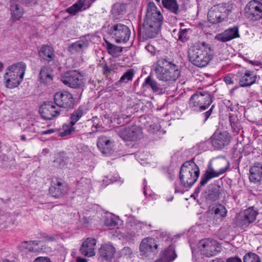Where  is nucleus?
Returning <instances> with one entry per match:
<instances>
[{
  "label": "nucleus",
  "mask_w": 262,
  "mask_h": 262,
  "mask_svg": "<svg viewBox=\"0 0 262 262\" xmlns=\"http://www.w3.org/2000/svg\"><path fill=\"white\" fill-rule=\"evenodd\" d=\"M163 21V16L154 2H149L142 27L139 34L143 39L155 37L158 34Z\"/></svg>",
  "instance_id": "obj_1"
},
{
  "label": "nucleus",
  "mask_w": 262,
  "mask_h": 262,
  "mask_svg": "<svg viewBox=\"0 0 262 262\" xmlns=\"http://www.w3.org/2000/svg\"><path fill=\"white\" fill-rule=\"evenodd\" d=\"M188 57L193 65L200 68L205 67L212 58L211 47L204 41L198 42L189 49Z\"/></svg>",
  "instance_id": "obj_2"
},
{
  "label": "nucleus",
  "mask_w": 262,
  "mask_h": 262,
  "mask_svg": "<svg viewBox=\"0 0 262 262\" xmlns=\"http://www.w3.org/2000/svg\"><path fill=\"white\" fill-rule=\"evenodd\" d=\"M155 72L158 79L168 83L175 82L180 76L178 66L164 58L157 61Z\"/></svg>",
  "instance_id": "obj_3"
},
{
  "label": "nucleus",
  "mask_w": 262,
  "mask_h": 262,
  "mask_svg": "<svg viewBox=\"0 0 262 262\" xmlns=\"http://www.w3.org/2000/svg\"><path fill=\"white\" fill-rule=\"evenodd\" d=\"M26 67V63L19 62L7 68L4 76L7 88L12 89L20 84L23 80Z\"/></svg>",
  "instance_id": "obj_4"
},
{
  "label": "nucleus",
  "mask_w": 262,
  "mask_h": 262,
  "mask_svg": "<svg viewBox=\"0 0 262 262\" xmlns=\"http://www.w3.org/2000/svg\"><path fill=\"white\" fill-rule=\"evenodd\" d=\"M199 176L198 166L192 161H186L182 165L180 171L181 185L185 188H190L197 181Z\"/></svg>",
  "instance_id": "obj_5"
},
{
  "label": "nucleus",
  "mask_w": 262,
  "mask_h": 262,
  "mask_svg": "<svg viewBox=\"0 0 262 262\" xmlns=\"http://www.w3.org/2000/svg\"><path fill=\"white\" fill-rule=\"evenodd\" d=\"M212 99L211 95L207 92H196L189 99V107L196 111H204L211 104Z\"/></svg>",
  "instance_id": "obj_6"
},
{
  "label": "nucleus",
  "mask_w": 262,
  "mask_h": 262,
  "mask_svg": "<svg viewBox=\"0 0 262 262\" xmlns=\"http://www.w3.org/2000/svg\"><path fill=\"white\" fill-rule=\"evenodd\" d=\"M109 34L118 43H125L130 36L129 28L126 25L118 23L112 25L109 29Z\"/></svg>",
  "instance_id": "obj_7"
},
{
  "label": "nucleus",
  "mask_w": 262,
  "mask_h": 262,
  "mask_svg": "<svg viewBox=\"0 0 262 262\" xmlns=\"http://www.w3.org/2000/svg\"><path fill=\"white\" fill-rule=\"evenodd\" d=\"M224 6H214L208 11V20L212 24H217L226 18L230 13Z\"/></svg>",
  "instance_id": "obj_8"
},
{
  "label": "nucleus",
  "mask_w": 262,
  "mask_h": 262,
  "mask_svg": "<svg viewBox=\"0 0 262 262\" xmlns=\"http://www.w3.org/2000/svg\"><path fill=\"white\" fill-rule=\"evenodd\" d=\"M198 247L201 253L207 257L215 255L220 251L217 242L209 238L201 240Z\"/></svg>",
  "instance_id": "obj_9"
},
{
  "label": "nucleus",
  "mask_w": 262,
  "mask_h": 262,
  "mask_svg": "<svg viewBox=\"0 0 262 262\" xmlns=\"http://www.w3.org/2000/svg\"><path fill=\"white\" fill-rule=\"evenodd\" d=\"M117 132L120 138L126 141H136L142 137L141 129L136 125L119 128Z\"/></svg>",
  "instance_id": "obj_10"
},
{
  "label": "nucleus",
  "mask_w": 262,
  "mask_h": 262,
  "mask_svg": "<svg viewBox=\"0 0 262 262\" xmlns=\"http://www.w3.org/2000/svg\"><path fill=\"white\" fill-rule=\"evenodd\" d=\"M245 10L246 17L251 20L256 21L262 18V3L257 1H250Z\"/></svg>",
  "instance_id": "obj_11"
},
{
  "label": "nucleus",
  "mask_w": 262,
  "mask_h": 262,
  "mask_svg": "<svg viewBox=\"0 0 262 262\" xmlns=\"http://www.w3.org/2000/svg\"><path fill=\"white\" fill-rule=\"evenodd\" d=\"M39 114L46 120H52L57 117L60 110L52 101L45 102L39 108Z\"/></svg>",
  "instance_id": "obj_12"
},
{
  "label": "nucleus",
  "mask_w": 262,
  "mask_h": 262,
  "mask_svg": "<svg viewBox=\"0 0 262 262\" xmlns=\"http://www.w3.org/2000/svg\"><path fill=\"white\" fill-rule=\"evenodd\" d=\"M54 102L59 107L71 108L74 105V99L72 95L67 91H60L55 93Z\"/></svg>",
  "instance_id": "obj_13"
},
{
  "label": "nucleus",
  "mask_w": 262,
  "mask_h": 262,
  "mask_svg": "<svg viewBox=\"0 0 262 262\" xmlns=\"http://www.w3.org/2000/svg\"><path fill=\"white\" fill-rule=\"evenodd\" d=\"M158 245L155 240L151 237L144 238L140 243L139 251L140 255L148 257L157 252Z\"/></svg>",
  "instance_id": "obj_14"
},
{
  "label": "nucleus",
  "mask_w": 262,
  "mask_h": 262,
  "mask_svg": "<svg viewBox=\"0 0 262 262\" xmlns=\"http://www.w3.org/2000/svg\"><path fill=\"white\" fill-rule=\"evenodd\" d=\"M81 75L77 71H71L64 73L61 77V81L69 87L76 88L81 84Z\"/></svg>",
  "instance_id": "obj_15"
},
{
  "label": "nucleus",
  "mask_w": 262,
  "mask_h": 262,
  "mask_svg": "<svg viewBox=\"0 0 262 262\" xmlns=\"http://www.w3.org/2000/svg\"><path fill=\"white\" fill-rule=\"evenodd\" d=\"M143 86L150 88L153 93L157 95L164 94L167 90L165 84H161L158 83L151 75H149L145 78Z\"/></svg>",
  "instance_id": "obj_16"
},
{
  "label": "nucleus",
  "mask_w": 262,
  "mask_h": 262,
  "mask_svg": "<svg viewBox=\"0 0 262 262\" xmlns=\"http://www.w3.org/2000/svg\"><path fill=\"white\" fill-rule=\"evenodd\" d=\"M53 184L49 189L50 194L52 196L58 198L62 196L67 193L68 187L66 183L60 180H56L53 182Z\"/></svg>",
  "instance_id": "obj_17"
},
{
  "label": "nucleus",
  "mask_w": 262,
  "mask_h": 262,
  "mask_svg": "<svg viewBox=\"0 0 262 262\" xmlns=\"http://www.w3.org/2000/svg\"><path fill=\"white\" fill-rule=\"evenodd\" d=\"M230 137L226 132L216 133L211 139L212 144L215 148L221 149L229 143Z\"/></svg>",
  "instance_id": "obj_18"
},
{
  "label": "nucleus",
  "mask_w": 262,
  "mask_h": 262,
  "mask_svg": "<svg viewBox=\"0 0 262 262\" xmlns=\"http://www.w3.org/2000/svg\"><path fill=\"white\" fill-rule=\"evenodd\" d=\"M239 37L238 28L234 26L226 30L222 33L217 34L215 38L217 40L225 42Z\"/></svg>",
  "instance_id": "obj_19"
},
{
  "label": "nucleus",
  "mask_w": 262,
  "mask_h": 262,
  "mask_svg": "<svg viewBox=\"0 0 262 262\" xmlns=\"http://www.w3.org/2000/svg\"><path fill=\"white\" fill-rule=\"evenodd\" d=\"M38 56L41 61L49 63L55 58L54 49L50 46L43 45L38 51Z\"/></svg>",
  "instance_id": "obj_20"
},
{
  "label": "nucleus",
  "mask_w": 262,
  "mask_h": 262,
  "mask_svg": "<svg viewBox=\"0 0 262 262\" xmlns=\"http://www.w3.org/2000/svg\"><path fill=\"white\" fill-rule=\"evenodd\" d=\"M249 180L253 183H258L262 180V163L257 162L250 168Z\"/></svg>",
  "instance_id": "obj_21"
},
{
  "label": "nucleus",
  "mask_w": 262,
  "mask_h": 262,
  "mask_svg": "<svg viewBox=\"0 0 262 262\" xmlns=\"http://www.w3.org/2000/svg\"><path fill=\"white\" fill-rule=\"evenodd\" d=\"M53 71L49 66H45L41 68L39 73V81L41 83L49 84L52 82L53 79Z\"/></svg>",
  "instance_id": "obj_22"
},
{
  "label": "nucleus",
  "mask_w": 262,
  "mask_h": 262,
  "mask_svg": "<svg viewBox=\"0 0 262 262\" xmlns=\"http://www.w3.org/2000/svg\"><path fill=\"white\" fill-rule=\"evenodd\" d=\"M221 173L212 167L211 164H209L204 174L201 177L200 183V187L205 185L211 179L219 177Z\"/></svg>",
  "instance_id": "obj_23"
},
{
  "label": "nucleus",
  "mask_w": 262,
  "mask_h": 262,
  "mask_svg": "<svg viewBox=\"0 0 262 262\" xmlns=\"http://www.w3.org/2000/svg\"><path fill=\"white\" fill-rule=\"evenodd\" d=\"M97 145L102 154H109L112 150L113 143L108 138L100 136L98 139Z\"/></svg>",
  "instance_id": "obj_24"
},
{
  "label": "nucleus",
  "mask_w": 262,
  "mask_h": 262,
  "mask_svg": "<svg viewBox=\"0 0 262 262\" xmlns=\"http://www.w3.org/2000/svg\"><path fill=\"white\" fill-rule=\"evenodd\" d=\"M96 240L94 238H88L83 243V255L92 257L95 255V247Z\"/></svg>",
  "instance_id": "obj_25"
},
{
  "label": "nucleus",
  "mask_w": 262,
  "mask_h": 262,
  "mask_svg": "<svg viewBox=\"0 0 262 262\" xmlns=\"http://www.w3.org/2000/svg\"><path fill=\"white\" fill-rule=\"evenodd\" d=\"M116 249L111 244L107 243L102 245L99 249V254L106 260H111L114 256Z\"/></svg>",
  "instance_id": "obj_26"
},
{
  "label": "nucleus",
  "mask_w": 262,
  "mask_h": 262,
  "mask_svg": "<svg viewBox=\"0 0 262 262\" xmlns=\"http://www.w3.org/2000/svg\"><path fill=\"white\" fill-rule=\"evenodd\" d=\"M177 257L174 247L172 245L169 246L161 254L160 257L156 262H171Z\"/></svg>",
  "instance_id": "obj_27"
},
{
  "label": "nucleus",
  "mask_w": 262,
  "mask_h": 262,
  "mask_svg": "<svg viewBox=\"0 0 262 262\" xmlns=\"http://www.w3.org/2000/svg\"><path fill=\"white\" fill-rule=\"evenodd\" d=\"M257 79L256 75L252 72L246 71L239 81L241 87L249 86L254 84Z\"/></svg>",
  "instance_id": "obj_28"
},
{
  "label": "nucleus",
  "mask_w": 262,
  "mask_h": 262,
  "mask_svg": "<svg viewBox=\"0 0 262 262\" xmlns=\"http://www.w3.org/2000/svg\"><path fill=\"white\" fill-rule=\"evenodd\" d=\"M229 161L225 158L217 159L215 164V169L218 170L221 174L225 173L230 168Z\"/></svg>",
  "instance_id": "obj_29"
},
{
  "label": "nucleus",
  "mask_w": 262,
  "mask_h": 262,
  "mask_svg": "<svg viewBox=\"0 0 262 262\" xmlns=\"http://www.w3.org/2000/svg\"><path fill=\"white\" fill-rule=\"evenodd\" d=\"M163 6L175 14L179 12V5L176 0H162Z\"/></svg>",
  "instance_id": "obj_30"
},
{
  "label": "nucleus",
  "mask_w": 262,
  "mask_h": 262,
  "mask_svg": "<svg viewBox=\"0 0 262 262\" xmlns=\"http://www.w3.org/2000/svg\"><path fill=\"white\" fill-rule=\"evenodd\" d=\"M257 213V211L254 210L253 207H250L246 210L244 212V220L245 224L249 225L254 222L256 219Z\"/></svg>",
  "instance_id": "obj_31"
},
{
  "label": "nucleus",
  "mask_w": 262,
  "mask_h": 262,
  "mask_svg": "<svg viewBox=\"0 0 262 262\" xmlns=\"http://www.w3.org/2000/svg\"><path fill=\"white\" fill-rule=\"evenodd\" d=\"M105 46L108 53L114 57L119 56L122 51L121 47L113 45L106 40H105Z\"/></svg>",
  "instance_id": "obj_32"
},
{
  "label": "nucleus",
  "mask_w": 262,
  "mask_h": 262,
  "mask_svg": "<svg viewBox=\"0 0 262 262\" xmlns=\"http://www.w3.org/2000/svg\"><path fill=\"white\" fill-rule=\"evenodd\" d=\"M10 11L12 17L15 20H19L23 15V10L21 7L17 4L10 5Z\"/></svg>",
  "instance_id": "obj_33"
},
{
  "label": "nucleus",
  "mask_w": 262,
  "mask_h": 262,
  "mask_svg": "<svg viewBox=\"0 0 262 262\" xmlns=\"http://www.w3.org/2000/svg\"><path fill=\"white\" fill-rule=\"evenodd\" d=\"M209 211L211 214H214V215L219 216L222 218L225 217L226 216L227 212L226 208L220 204L213 207Z\"/></svg>",
  "instance_id": "obj_34"
},
{
  "label": "nucleus",
  "mask_w": 262,
  "mask_h": 262,
  "mask_svg": "<svg viewBox=\"0 0 262 262\" xmlns=\"http://www.w3.org/2000/svg\"><path fill=\"white\" fill-rule=\"evenodd\" d=\"M134 75V70L129 69L121 77L117 83H127L129 81H132Z\"/></svg>",
  "instance_id": "obj_35"
},
{
  "label": "nucleus",
  "mask_w": 262,
  "mask_h": 262,
  "mask_svg": "<svg viewBox=\"0 0 262 262\" xmlns=\"http://www.w3.org/2000/svg\"><path fill=\"white\" fill-rule=\"evenodd\" d=\"M129 224L130 226L129 230L135 231L136 233L139 232L143 228L146 226V223L137 220L130 222Z\"/></svg>",
  "instance_id": "obj_36"
},
{
  "label": "nucleus",
  "mask_w": 262,
  "mask_h": 262,
  "mask_svg": "<svg viewBox=\"0 0 262 262\" xmlns=\"http://www.w3.org/2000/svg\"><path fill=\"white\" fill-rule=\"evenodd\" d=\"M120 257H123L126 259H130L134 257V253L132 249L129 247H124L119 251Z\"/></svg>",
  "instance_id": "obj_37"
},
{
  "label": "nucleus",
  "mask_w": 262,
  "mask_h": 262,
  "mask_svg": "<svg viewBox=\"0 0 262 262\" xmlns=\"http://www.w3.org/2000/svg\"><path fill=\"white\" fill-rule=\"evenodd\" d=\"M74 131L73 125L71 124L70 122L66 123L63 125L62 131L59 133V135L61 137H63L70 135Z\"/></svg>",
  "instance_id": "obj_38"
},
{
  "label": "nucleus",
  "mask_w": 262,
  "mask_h": 262,
  "mask_svg": "<svg viewBox=\"0 0 262 262\" xmlns=\"http://www.w3.org/2000/svg\"><path fill=\"white\" fill-rule=\"evenodd\" d=\"M18 247L19 250L21 251L27 250L33 253L37 252L38 251L36 248H34L32 247L29 241H24L21 243Z\"/></svg>",
  "instance_id": "obj_39"
},
{
  "label": "nucleus",
  "mask_w": 262,
  "mask_h": 262,
  "mask_svg": "<svg viewBox=\"0 0 262 262\" xmlns=\"http://www.w3.org/2000/svg\"><path fill=\"white\" fill-rule=\"evenodd\" d=\"M244 262H260L259 257L254 253H247L243 257Z\"/></svg>",
  "instance_id": "obj_40"
},
{
  "label": "nucleus",
  "mask_w": 262,
  "mask_h": 262,
  "mask_svg": "<svg viewBox=\"0 0 262 262\" xmlns=\"http://www.w3.org/2000/svg\"><path fill=\"white\" fill-rule=\"evenodd\" d=\"M190 31V29H181L178 34V38L182 42H185L189 39L188 32Z\"/></svg>",
  "instance_id": "obj_41"
},
{
  "label": "nucleus",
  "mask_w": 262,
  "mask_h": 262,
  "mask_svg": "<svg viewBox=\"0 0 262 262\" xmlns=\"http://www.w3.org/2000/svg\"><path fill=\"white\" fill-rule=\"evenodd\" d=\"M82 49V42L80 40L76 41L69 47L68 51L71 54H75Z\"/></svg>",
  "instance_id": "obj_42"
},
{
  "label": "nucleus",
  "mask_w": 262,
  "mask_h": 262,
  "mask_svg": "<svg viewBox=\"0 0 262 262\" xmlns=\"http://www.w3.org/2000/svg\"><path fill=\"white\" fill-rule=\"evenodd\" d=\"M98 119L97 117H93L92 120H88L85 125V127L91 126L92 132L97 131V126H98Z\"/></svg>",
  "instance_id": "obj_43"
},
{
  "label": "nucleus",
  "mask_w": 262,
  "mask_h": 262,
  "mask_svg": "<svg viewBox=\"0 0 262 262\" xmlns=\"http://www.w3.org/2000/svg\"><path fill=\"white\" fill-rule=\"evenodd\" d=\"M110 178L108 179V177L106 179L103 180L102 182L103 184L105 183V185H107L108 184L114 183L115 182H120L122 183V181L121 180L120 177L117 173H115L113 176L110 175Z\"/></svg>",
  "instance_id": "obj_44"
},
{
  "label": "nucleus",
  "mask_w": 262,
  "mask_h": 262,
  "mask_svg": "<svg viewBox=\"0 0 262 262\" xmlns=\"http://www.w3.org/2000/svg\"><path fill=\"white\" fill-rule=\"evenodd\" d=\"M104 224L107 227H115L117 225V219L111 214L105 217Z\"/></svg>",
  "instance_id": "obj_45"
},
{
  "label": "nucleus",
  "mask_w": 262,
  "mask_h": 262,
  "mask_svg": "<svg viewBox=\"0 0 262 262\" xmlns=\"http://www.w3.org/2000/svg\"><path fill=\"white\" fill-rule=\"evenodd\" d=\"M82 117V111H75L71 116L70 124L74 125Z\"/></svg>",
  "instance_id": "obj_46"
},
{
  "label": "nucleus",
  "mask_w": 262,
  "mask_h": 262,
  "mask_svg": "<svg viewBox=\"0 0 262 262\" xmlns=\"http://www.w3.org/2000/svg\"><path fill=\"white\" fill-rule=\"evenodd\" d=\"M82 8V4L81 3H75L70 7L67 9V12L69 13L75 15L77 12L80 11Z\"/></svg>",
  "instance_id": "obj_47"
},
{
  "label": "nucleus",
  "mask_w": 262,
  "mask_h": 262,
  "mask_svg": "<svg viewBox=\"0 0 262 262\" xmlns=\"http://www.w3.org/2000/svg\"><path fill=\"white\" fill-rule=\"evenodd\" d=\"M112 13L114 16L117 17L123 14V11L121 9V6L119 4H116L114 5Z\"/></svg>",
  "instance_id": "obj_48"
},
{
  "label": "nucleus",
  "mask_w": 262,
  "mask_h": 262,
  "mask_svg": "<svg viewBox=\"0 0 262 262\" xmlns=\"http://www.w3.org/2000/svg\"><path fill=\"white\" fill-rule=\"evenodd\" d=\"M136 235V233L135 231H132L129 230V231H128L125 233L124 238L128 242H133L135 239Z\"/></svg>",
  "instance_id": "obj_49"
},
{
  "label": "nucleus",
  "mask_w": 262,
  "mask_h": 262,
  "mask_svg": "<svg viewBox=\"0 0 262 262\" xmlns=\"http://www.w3.org/2000/svg\"><path fill=\"white\" fill-rule=\"evenodd\" d=\"M33 262H52L48 257L39 256L36 258Z\"/></svg>",
  "instance_id": "obj_50"
},
{
  "label": "nucleus",
  "mask_w": 262,
  "mask_h": 262,
  "mask_svg": "<svg viewBox=\"0 0 262 262\" xmlns=\"http://www.w3.org/2000/svg\"><path fill=\"white\" fill-rule=\"evenodd\" d=\"M219 196V193L218 191H212L208 194V198L212 200H216L217 199Z\"/></svg>",
  "instance_id": "obj_51"
},
{
  "label": "nucleus",
  "mask_w": 262,
  "mask_h": 262,
  "mask_svg": "<svg viewBox=\"0 0 262 262\" xmlns=\"http://www.w3.org/2000/svg\"><path fill=\"white\" fill-rule=\"evenodd\" d=\"M91 37L90 35L83 36V48L87 47L91 43Z\"/></svg>",
  "instance_id": "obj_52"
},
{
  "label": "nucleus",
  "mask_w": 262,
  "mask_h": 262,
  "mask_svg": "<svg viewBox=\"0 0 262 262\" xmlns=\"http://www.w3.org/2000/svg\"><path fill=\"white\" fill-rule=\"evenodd\" d=\"M145 49L149 52L152 55H154L156 52V48L151 45H148L145 47Z\"/></svg>",
  "instance_id": "obj_53"
},
{
  "label": "nucleus",
  "mask_w": 262,
  "mask_h": 262,
  "mask_svg": "<svg viewBox=\"0 0 262 262\" xmlns=\"http://www.w3.org/2000/svg\"><path fill=\"white\" fill-rule=\"evenodd\" d=\"M224 80L227 84H232L234 83L232 77L230 75L225 76Z\"/></svg>",
  "instance_id": "obj_54"
},
{
  "label": "nucleus",
  "mask_w": 262,
  "mask_h": 262,
  "mask_svg": "<svg viewBox=\"0 0 262 262\" xmlns=\"http://www.w3.org/2000/svg\"><path fill=\"white\" fill-rule=\"evenodd\" d=\"M84 187L86 191H89L90 190V189L92 188V183L91 180L88 179L85 180Z\"/></svg>",
  "instance_id": "obj_55"
},
{
  "label": "nucleus",
  "mask_w": 262,
  "mask_h": 262,
  "mask_svg": "<svg viewBox=\"0 0 262 262\" xmlns=\"http://www.w3.org/2000/svg\"><path fill=\"white\" fill-rule=\"evenodd\" d=\"M226 262H242V260L238 257H231L227 259Z\"/></svg>",
  "instance_id": "obj_56"
},
{
  "label": "nucleus",
  "mask_w": 262,
  "mask_h": 262,
  "mask_svg": "<svg viewBox=\"0 0 262 262\" xmlns=\"http://www.w3.org/2000/svg\"><path fill=\"white\" fill-rule=\"evenodd\" d=\"M93 2V1H92V0H89L88 3L86 2V0L83 1V4H82L83 9H85L86 8H88L91 6V5L92 4Z\"/></svg>",
  "instance_id": "obj_57"
},
{
  "label": "nucleus",
  "mask_w": 262,
  "mask_h": 262,
  "mask_svg": "<svg viewBox=\"0 0 262 262\" xmlns=\"http://www.w3.org/2000/svg\"><path fill=\"white\" fill-rule=\"evenodd\" d=\"M214 107V105H212L211 107V108H210V110L209 111H208L207 112H205L204 113V115L205 116V120H206L209 117V116L211 115L212 112V110H213V108Z\"/></svg>",
  "instance_id": "obj_58"
},
{
  "label": "nucleus",
  "mask_w": 262,
  "mask_h": 262,
  "mask_svg": "<svg viewBox=\"0 0 262 262\" xmlns=\"http://www.w3.org/2000/svg\"><path fill=\"white\" fill-rule=\"evenodd\" d=\"M91 219L83 217V226H87L91 223Z\"/></svg>",
  "instance_id": "obj_59"
},
{
  "label": "nucleus",
  "mask_w": 262,
  "mask_h": 262,
  "mask_svg": "<svg viewBox=\"0 0 262 262\" xmlns=\"http://www.w3.org/2000/svg\"><path fill=\"white\" fill-rule=\"evenodd\" d=\"M55 132V129H49L46 130L41 131L40 134L42 135L51 134Z\"/></svg>",
  "instance_id": "obj_60"
},
{
  "label": "nucleus",
  "mask_w": 262,
  "mask_h": 262,
  "mask_svg": "<svg viewBox=\"0 0 262 262\" xmlns=\"http://www.w3.org/2000/svg\"><path fill=\"white\" fill-rule=\"evenodd\" d=\"M103 70L104 74H107V73H109L111 71V69L106 65L103 67Z\"/></svg>",
  "instance_id": "obj_61"
},
{
  "label": "nucleus",
  "mask_w": 262,
  "mask_h": 262,
  "mask_svg": "<svg viewBox=\"0 0 262 262\" xmlns=\"http://www.w3.org/2000/svg\"><path fill=\"white\" fill-rule=\"evenodd\" d=\"M30 245L32 246V245L38 246L39 245V241H30Z\"/></svg>",
  "instance_id": "obj_62"
},
{
  "label": "nucleus",
  "mask_w": 262,
  "mask_h": 262,
  "mask_svg": "<svg viewBox=\"0 0 262 262\" xmlns=\"http://www.w3.org/2000/svg\"><path fill=\"white\" fill-rule=\"evenodd\" d=\"M22 2L26 4H29L33 2L34 0H21Z\"/></svg>",
  "instance_id": "obj_63"
},
{
  "label": "nucleus",
  "mask_w": 262,
  "mask_h": 262,
  "mask_svg": "<svg viewBox=\"0 0 262 262\" xmlns=\"http://www.w3.org/2000/svg\"><path fill=\"white\" fill-rule=\"evenodd\" d=\"M211 262H223L220 258H215L212 259Z\"/></svg>",
  "instance_id": "obj_64"
}]
</instances>
